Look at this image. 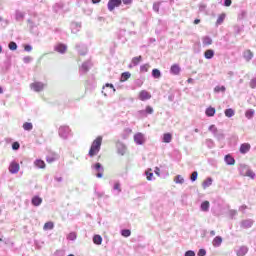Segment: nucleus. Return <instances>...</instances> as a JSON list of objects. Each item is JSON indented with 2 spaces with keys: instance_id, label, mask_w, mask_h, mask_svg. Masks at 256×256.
Returning a JSON list of instances; mask_svg holds the SVG:
<instances>
[{
  "instance_id": "1",
  "label": "nucleus",
  "mask_w": 256,
  "mask_h": 256,
  "mask_svg": "<svg viewBox=\"0 0 256 256\" xmlns=\"http://www.w3.org/2000/svg\"><path fill=\"white\" fill-rule=\"evenodd\" d=\"M101 145H103V137L98 136L95 140H93L88 152V156L93 158L96 155H99V151H101Z\"/></svg>"
},
{
  "instance_id": "2",
  "label": "nucleus",
  "mask_w": 256,
  "mask_h": 256,
  "mask_svg": "<svg viewBox=\"0 0 256 256\" xmlns=\"http://www.w3.org/2000/svg\"><path fill=\"white\" fill-rule=\"evenodd\" d=\"M91 169L97 172L95 174L97 179H103V173H105V168L103 167L102 163L96 162L92 164Z\"/></svg>"
},
{
  "instance_id": "3",
  "label": "nucleus",
  "mask_w": 256,
  "mask_h": 256,
  "mask_svg": "<svg viewBox=\"0 0 256 256\" xmlns=\"http://www.w3.org/2000/svg\"><path fill=\"white\" fill-rule=\"evenodd\" d=\"M58 134L61 139H69L71 137V128L69 126H60L58 129Z\"/></svg>"
},
{
  "instance_id": "4",
  "label": "nucleus",
  "mask_w": 256,
  "mask_h": 256,
  "mask_svg": "<svg viewBox=\"0 0 256 256\" xmlns=\"http://www.w3.org/2000/svg\"><path fill=\"white\" fill-rule=\"evenodd\" d=\"M93 67V64L91 63V60H87L79 68L80 75H86V73H89V70Z\"/></svg>"
},
{
  "instance_id": "5",
  "label": "nucleus",
  "mask_w": 256,
  "mask_h": 256,
  "mask_svg": "<svg viewBox=\"0 0 256 256\" xmlns=\"http://www.w3.org/2000/svg\"><path fill=\"white\" fill-rule=\"evenodd\" d=\"M117 89H115V86L111 83H106L105 86L103 87L102 93L107 97V95H113Z\"/></svg>"
},
{
  "instance_id": "6",
  "label": "nucleus",
  "mask_w": 256,
  "mask_h": 256,
  "mask_svg": "<svg viewBox=\"0 0 256 256\" xmlns=\"http://www.w3.org/2000/svg\"><path fill=\"white\" fill-rule=\"evenodd\" d=\"M30 88L35 91V93H41L45 89V84L43 82L36 81L30 84Z\"/></svg>"
},
{
  "instance_id": "7",
  "label": "nucleus",
  "mask_w": 256,
  "mask_h": 256,
  "mask_svg": "<svg viewBox=\"0 0 256 256\" xmlns=\"http://www.w3.org/2000/svg\"><path fill=\"white\" fill-rule=\"evenodd\" d=\"M122 4H123L122 0H109L107 4L108 11H115V8L121 7Z\"/></svg>"
},
{
  "instance_id": "8",
  "label": "nucleus",
  "mask_w": 256,
  "mask_h": 256,
  "mask_svg": "<svg viewBox=\"0 0 256 256\" xmlns=\"http://www.w3.org/2000/svg\"><path fill=\"white\" fill-rule=\"evenodd\" d=\"M116 149L118 155H121L122 157L125 155V153H127V146L121 141L116 142Z\"/></svg>"
},
{
  "instance_id": "9",
  "label": "nucleus",
  "mask_w": 256,
  "mask_h": 256,
  "mask_svg": "<svg viewBox=\"0 0 256 256\" xmlns=\"http://www.w3.org/2000/svg\"><path fill=\"white\" fill-rule=\"evenodd\" d=\"M54 51L60 53L61 55H65V53H67V45L59 42L54 46Z\"/></svg>"
},
{
  "instance_id": "10",
  "label": "nucleus",
  "mask_w": 256,
  "mask_h": 256,
  "mask_svg": "<svg viewBox=\"0 0 256 256\" xmlns=\"http://www.w3.org/2000/svg\"><path fill=\"white\" fill-rule=\"evenodd\" d=\"M134 143L136 145H144L145 144V135L141 132H138L134 135Z\"/></svg>"
},
{
  "instance_id": "11",
  "label": "nucleus",
  "mask_w": 256,
  "mask_h": 256,
  "mask_svg": "<svg viewBox=\"0 0 256 256\" xmlns=\"http://www.w3.org/2000/svg\"><path fill=\"white\" fill-rule=\"evenodd\" d=\"M27 21L29 24L30 33H32V35H39V28L37 27V24L31 19H28Z\"/></svg>"
},
{
  "instance_id": "12",
  "label": "nucleus",
  "mask_w": 256,
  "mask_h": 256,
  "mask_svg": "<svg viewBox=\"0 0 256 256\" xmlns=\"http://www.w3.org/2000/svg\"><path fill=\"white\" fill-rule=\"evenodd\" d=\"M9 173H11L12 175H17V173H19V163L12 161L9 165Z\"/></svg>"
},
{
  "instance_id": "13",
  "label": "nucleus",
  "mask_w": 256,
  "mask_h": 256,
  "mask_svg": "<svg viewBox=\"0 0 256 256\" xmlns=\"http://www.w3.org/2000/svg\"><path fill=\"white\" fill-rule=\"evenodd\" d=\"M253 223H255V221H253L252 219L242 220L240 223V227L242 229H251L253 227Z\"/></svg>"
},
{
  "instance_id": "14",
  "label": "nucleus",
  "mask_w": 256,
  "mask_h": 256,
  "mask_svg": "<svg viewBox=\"0 0 256 256\" xmlns=\"http://www.w3.org/2000/svg\"><path fill=\"white\" fill-rule=\"evenodd\" d=\"M251 151V144L249 143H242L239 148V152L241 155H247Z\"/></svg>"
},
{
  "instance_id": "15",
  "label": "nucleus",
  "mask_w": 256,
  "mask_h": 256,
  "mask_svg": "<svg viewBox=\"0 0 256 256\" xmlns=\"http://www.w3.org/2000/svg\"><path fill=\"white\" fill-rule=\"evenodd\" d=\"M141 61H143V56L140 55V56L133 57L131 60V63L128 65L129 69H133V67H137V65H139Z\"/></svg>"
},
{
  "instance_id": "16",
  "label": "nucleus",
  "mask_w": 256,
  "mask_h": 256,
  "mask_svg": "<svg viewBox=\"0 0 256 256\" xmlns=\"http://www.w3.org/2000/svg\"><path fill=\"white\" fill-rule=\"evenodd\" d=\"M76 51H77L78 55H82V56L87 55V45L77 44L76 45Z\"/></svg>"
},
{
  "instance_id": "17",
  "label": "nucleus",
  "mask_w": 256,
  "mask_h": 256,
  "mask_svg": "<svg viewBox=\"0 0 256 256\" xmlns=\"http://www.w3.org/2000/svg\"><path fill=\"white\" fill-rule=\"evenodd\" d=\"M139 99L140 101H149V99H151V93H149L147 90H142L139 93Z\"/></svg>"
},
{
  "instance_id": "18",
  "label": "nucleus",
  "mask_w": 256,
  "mask_h": 256,
  "mask_svg": "<svg viewBox=\"0 0 256 256\" xmlns=\"http://www.w3.org/2000/svg\"><path fill=\"white\" fill-rule=\"evenodd\" d=\"M41 203H43V198H41L39 195H35L32 197L31 205H33V207H39Z\"/></svg>"
},
{
  "instance_id": "19",
  "label": "nucleus",
  "mask_w": 256,
  "mask_h": 256,
  "mask_svg": "<svg viewBox=\"0 0 256 256\" xmlns=\"http://www.w3.org/2000/svg\"><path fill=\"white\" fill-rule=\"evenodd\" d=\"M70 29L74 34L79 33V31H81V22H72L70 24Z\"/></svg>"
},
{
  "instance_id": "20",
  "label": "nucleus",
  "mask_w": 256,
  "mask_h": 256,
  "mask_svg": "<svg viewBox=\"0 0 256 256\" xmlns=\"http://www.w3.org/2000/svg\"><path fill=\"white\" fill-rule=\"evenodd\" d=\"M170 73L171 75H179V73H181V66H179V64H173L170 67Z\"/></svg>"
},
{
  "instance_id": "21",
  "label": "nucleus",
  "mask_w": 256,
  "mask_h": 256,
  "mask_svg": "<svg viewBox=\"0 0 256 256\" xmlns=\"http://www.w3.org/2000/svg\"><path fill=\"white\" fill-rule=\"evenodd\" d=\"M224 162L226 165H235V158L231 154H226L224 156Z\"/></svg>"
},
{
  "instance_id": "22",
  "label": "nucleus",
  "mask_w": 256,
  "mask_h": 256,
  "mask_svg": "<svg viewBox=\"0 0 256 256\" xmlns=\"http://www.w3.org/2000/svg\"><path fill=\"white\" fill-rule=\"evenodd\" d=\"M249 253V248L247 246H241L238 250H236L237 256H245Z\"/></svg>"
},
{
  "instance_id": "23",
  "label": "nucleus",
  "mask_w": 256,
  "mask_h": 256,
  "mask_svg": "<svg viewBox=\"0 0 256 256\" xmlns=\"http://www.w3.org/2000/svg\"><path fill=\"white\" fill-rule=\"evenodd\" d=\"M211 207V203L209 201L205 200L200 204V210L203 211V213L209 212V208Z\"/></svg>"
},
{
  "instance_id": "24",
  "label": "nucleus",
  "mask_w": 256,
  "mask_h": 256,
  "mask_svg": "<svg viewBox=\"0 0 256 256\" xmlns=\"http://www.w3.org/2000/svg\"><path fill=\"white\" fill-rule=\"evenodd\" d=\"M34 165L35 167H37V169H45V167H47V165L45 164V161L40 158L34 161Z\"/></svg>"
},
{
  "instance_id": "25",
  "label": "nucleus",
  "mask_w": 256,
  "mask_h": 256,
  "mask_svg": "<svg viewBox=\"0 0 256 256\" xmlns=\"http://www.w3.org/2000/svg\"><path fill=\"white\" fill-rule=\"evenodd\" d=\"M215 113H217V110L215 109V107L212 106H209L205 110L206 117H215Z\"/></svg>"
},
{
  "instance_id": "26",
  "label": "nucleus",
  "mask_w": 256,
  "mask_h": 256,
  "mask_svg": "<svg viewBox=\"0 0 256 256\" xmlns=\"http://www.w3.org/2000/svg\"><path fill=\"white\" fill-rule=\"evenodd\" d=\"M242 55L245 61H247V63H249V61H251V59H253L254 56L251 50H245Z\"/></svg>"
},
{
  "instance_id": "27",
  "label": "nucleus",
  "mask_w": 256,
  "mask_h": 256,
  "mask_svg": "<svg viewBox=\"0 0 256 256\" xmlns=\"http://www.w3.org/2000/svg\"><path fill=\"white\" fill-rule=\"evenodd\" d=\"M223 243V237L221 236H216L213 240H212V245L213 247H219L220 245H222Z\"/></svg>"
},
{
  "instance_id": "28",
  "label": "nucleus",
  "mask_w": 256,
  "mask_h": 256,
  "mask_svg": "<svg viewBox=\"0 0 256 256\" xmlns=\"http://www.w3.org/2000/svg\"><path fill=\"white\" fill-rule=\"evenodd\" d=\"M204 57H205V59H208V60L213 59V57H215V50H213V49H207V50L204 52Z\"/></svg>"
},
{
  "instance_id": "29",
  "label": "nucleus",
  "mask_w": 256,
  "mask_h": 256,
  "mask_svg": "<svg viewBox=\"0 0 256 256\" xmlns=\"http://www.w3.org/2000/svg\"><path fill=\"white\" fill-rule=\"evenodd\" d=\"M64 7H65V4H63L62 2H58L54 4L52 9L54 13H59L60 11H63Z\"/></svg>"
},
{
  "instance_id": "30",
  "label": "nucleus",
  "mask_w": 256,
  "mask_h": 256,
  "mask_svg": "<svg viewBox=\"0 0 256 256\" xmlns=\"http://www.w3.org/2000/svg\"><path fill=\"white\" fill-rule=\"evenodd\" d=\"M247 171H249V166L246 164H241L239 167L240 175H242V177H245L247 175Z\"/></svg>"
},
{
  "instance_id": "31",
  "label": "nucleus",
  "mask_w": 256,
  "mask_h": 256,
  "mask_svg": "<svg viewBox=\"0 0 256 256\" xmlns=\"http://www.w3.org/2000/svg\"><path fill=\"white\" fill-rule=\"evenodd\" d=\"M202 45H203L204 47H207V46H209V45H213V39L210 38V36H204V37L202 38Z\"/></svg>"
},
{
  "instance_id": "32",
  "label": "nucleus",
  "mask_w": 256,
  "mask_h": 256,
  "mask_svg": "<svg viewBox=\"0 0 256 256\" xmlns=\"http://www.w3.org/2000/svg\"><path fill=\"white\" fill-rule=\"evenodd\" d=\"M215 139H217V141H223L225 140V133L223 132V130H218L215 134H214Z\"/></svg>"
},
{
  "instance_id": "33",
  "label": "nucleus",
  "mask_w": 256,
  "mask_h": 256,
  "mask_svg": "<svg viewBox=\"0 0 256 256\" xmlns=\"http://www.w3.org/2000/svg\"><path fill=\"white\" fill-rule=\"evenodd\" d=\"M162 141L163 143H171V141H173V135L171 133H164Z\"/></svg>"
},
{
  "instance_id": "34",
  "label": "nucleus",
  "mask_w": 256,
  "mask_h": 256,
  "mask_svg": "<svg viewBox=\"0 0 256 256\" xmlns=\"http://www.w3.org/2000/svg\"><path fill=\"white\" fill-rule=\"evenodd\" d=\"M94 245H101L103 243V237L99 234H95L92 238Z\"/></svg>"
},
{
  "instance_id": "35",
  "label": "nucleus",
  "mask_w": 256,
  "mask_h": 256,
  "mask_svg": "<svg viewBox=\"0 0 256 256\" xmlns=\"http://www.w3.org/2000/svg\"><path fill=\"white\" fill-rule=\"evenodd\" d=\"M225 117H228V119H231V117L235 116V110L233 108H227L224 110Z\"/></svg>"
},
{
  "instance_id": "36",
  "label": "nucleus",
  "mask_w": 256,
  "mask_h": 256,
  "mask_svg": "<svg viewBox=\"0 0 256 256\" xmlns=\"http://www.w3.org/2000/svg\"><path fill=\"white\" fill-rule=\"evenodd\" d=\"M15 19H16V21H23L25 19V12H21L19 10H16Z\"/></svg>"
},
{
  "instance_id": "37",
  "label": "nucleus",
  "mask_w": 256,
  "mask_h": 256,
  "mask_svg": "<svg viewBox=\"0 0 256 256\" xmlns=\"http://www.w3.org/2000/svg\"><path fill=\"white\" fill-rule=\"evenodd\" d=\"M211 185H213V178H211V177H208V178L202 183L203 189H207V187H211Z\"/></svg>"
},
{
  "instance_id": "38",
  "label": "nucleus",
  "mask_w": 256,
  "mask_h": 256,
  "mask_svg": "<svg viewBox=\"0 0 256 256\" xmlns=\"http://www.w3.org/2000/svg\"><path fill=\"white\" fill-rule=\"evenodd\" d=\"M161 76H162L161 70H159L157 68H154L152 70V77H153V79H161Z\"/></svg>"
},
{
  "instance_id": "39",
  "label": "nucleus",
  "mask_w": 256,
  "mask_h": 256,
  "mask_svg": "<svg viewBox=\"0 0 256 256\" xmlns=\"http://www.w3.org/2000/svg\"><path fill=\"white\" fill-rule=\"evenodd\" d=\"M55 224L52 221L46 222L43 226L44 231H51L54 229Z\"/></svg>"
},
{
  "instance_id": "40",
  "label": "nucleus",
  "mask_w": 256,
  "mask_h": 256,
  "mask_svg": "<svg viewBox=\"0 0 256 256\" xmlns=\"http://www.w3.org/2000/svg\"><path fill=\"white\" fill-rule=\"evenodd\" d=\"M128 79H131V72H123L120 77V81L123 83L127 81Z\"/></svg>"
},
{
  "instance_id": "41",
  "label": "nucleus",
  "mask_w": 256,
  "mask_h": 256,
  "mask_svg": "<svg viewBox=\"0 0 256 256\" xmlns=\"http://www.w3.org/2000/svg\"><path fill=\"white\" fill-rule=\"evenodd\" d=\"M246 119H253L255 117V110L254 109H248L245 112Z\"/></svg>"
},
{
  "instance_id": "42",
  "label": "nucleus",
  "mask_w": 256,
  "mask_h": 256,
  "mask_svg": "<svg viewBox=\"0 0 256 256\" xmlns=\"http://www.w3.org/2000/svg\"><path fill=\"white\" fill-rule=\"evenodd\" d=\"M113 191H117V195H119V193H121V182L116 181L113 185Z\"/></svg>"
},
{
  "instance_id": "43",
  "label": "nucleus",
  "mask_w": 256,
  "mask_h": 256,
  "mask_svg": "<svg viewBox=\"0 0 256 256\" xmlns=\"http://www.w3.org/2000/svg\"><path fill=\"white\" fill-rule=\"evenodd\" d=\"M120 235L122 237H131V230L130 229H127V228H124L120 231Z\"/></svg>"
},
{
  "instance_id": "44",
  "label": "nucleus",
  "mask_w": 256,
  "mask_h": 256,
  "mask_svg": "<svg viewBox=\"0 0 256 256\" xmlns=\"http://www.w3.org/2000/svg\"><path fill=\"white\" fill-rule=\"evenodd\" d=\"M24 131H33V123L31 122H25L23 124Z\"/></svg>"
},
{
  "instance_id": "45",
  "label": "nucleus",
  "mask_w": 256,
  "mask_h": 256,
  "mask_svg": "<svg viewBox=\"0 0 256 256\" xmlns=\"http://www.w3.org/2000/svg\"><path fill=\"white\" fill-rule=\"evenodd\" d=\"M225 91H227V88L225 86H216L214 88V93H225Z\"/></svg>"
},
{
  "instance_id": "46",
  "label": "nucleus",
  "mask_w": 256,
  "mask_h": 256,
  "mask_svg": "<svg viewBox=\"0 0 256 256\" xmlns=\"http://www.w3.org/2000/svg\"><path fill=\"white\" fill-rule=\"evenodd\" d=\"M174 182H175L177 185H183V183H185V179L182 178L181 175H177V176L174 178Z\"/></svg>"
},
{
  "instance_id": "47",
  "label": "nucleus",
  "mask_w": 256,
  "mask_h": 256,
  "mask_svg": "<svg viewBox=\"0 0 256 256\" xmlns=\"http://www.w3.org/2000/svg\"><path fill=\"white\" fill-rule=\"evenodd\" d=\"M247 17V10H240V13L238 14V21H243V19H246Z\"/></svg>"
},
{
  "instance_id": "48",
  "label": "nucleus",
  "mask_w": 256,
  "mask_h": 256,
  "mask_svg": "<svg viewBox=\"0 0 256 256\" xmlns=\"http://www.w3.org/2000/svg\"><path fill=\"white\" fill-rule=\"evenodd\" d=\"M225 17V13L220 14L217 18L216 25H222L223 21H225Z\"/></svg>"
},
{
  "instance_id": "49",
  "label": "nucleus",
  "mask_w": 256,
  "mask_h": 256,
  "mask_svg": "<svg viewBox=\"0 0 256 256\" xmlns=\"http://www.w3.org/2000/svg\"><path fill=\"white\" fill-rule=\"evenodd\" d=\"M198 177H199V172L193 171V172L190 174V181H191L192 183H195V181L197 180Z\"/></svg>"
},
{
  "instance_id": "50",
  "label": "nucleus",
  "mask_w": 256,
  "mask_h": 256,
  "mask_svg": "<svg viewBox=\"0 0 256 256\" xmlns=\"http://www.w3.org/2000/svg\"><path fill=\"white\" fill-rule=\"evenodd\" d=\"M17 42L15 41H11L8 44V49H10V51H17Z\"/></svg>"
},
{
  "instance_id": "51",
  "label": "nucleus",
  "mask_w": 256,
  "mask_h": 256,
  "mask_svg": "<svg viewBox=\"0 0 256 256\" xmlns=\"http://www.w3.org/2000/svg\"><path fill=\"white\" fill-rule=\"evenodd\" d=\"M206 147H208V149H213L215 147L213 139H206Z\"/></svg>"
},
{
  "instance_id": "52",
  "label": "nucleus",
  "mask_w": 256,
  "mask_h": 256,
  "mask_svg": "<svg viewBox=\"0 0 256 256\" xmlns=\"http://www.w3.org/2000/svg\"><path fill=\"white\" fill-rule=\"evenodd\" d=\"M161 3H163V2H154V3H153L152 9H153V11H154L155 13H159V9H160V7H161Z\"/></svg>"
},
{
  "instance_id": "53",
  "label": "nucleus",
  "mask_w": 256,
  "mask_h": 256,
  "mask_svg": "<svg viewBox=\"0 0 256 256\" xmlns=\"http://www.w3.org/2000/svg\"><path fill=\"white\" fill-rule=\"evenodd\" d=\"M68 241H75L77 239V233L76 232H70L67 236Z\"/></svg>"
},
{
  "instance_id": "54",
  "label": "nucleus",
  "mask_w": 256,
  "mask_h": 256,
  "mask_svg": "<svg viewBox=\"0 0 256 256\" xmlns=\"http://www.w3.org/2000/svg\"><path fill=\"white\" fill-rule=\"evenodd\" d=\"M208 131H210V133H212L213 135L215 133H217L219 130L217 129V126H215V124H212L208 127Z\"/></svg>"
},
{
  "instance_id": "55",
  "label": "nucleus",
  "mask_w": 256,
  "mask_h": 256,
  "mask_svg": "<svg viewBox=\"0 0 256 256\" xmlns=\"http://www.w3.org/2000/svg\"><path fill=\"white\" fill-rule=\"evenodd\" d=\"M245 177H250V179H255L256 175H255V172H253V170L248 169Z\"/></svg>"
},
{
  "instance_id": "56",
  "label": "nucleus",
  "mask_w": 256,
  "mask_h": 256,
  "mask_svg": "<svg viewBox=\"0 0 256 256\" xmlns=\"http://www.w3.org/2000/svg\"><path fill=\"white\" fill-rule=\"evenodd\" d=\"M229 218L230 219H235V217H237V210H235V209H231V210H229Z\"/></svg>"
},
{
  "instance_id": "57",
  "label": "nucleus",
  "mask_w": 256,
  "mask_h": 256,
  "mask_svg": "<svg viewBox=\"0 0 256 256\" xmlns=\"http://www.w3.org/2000/svg\"><path fill=\"white\" fill-rule=\"evenodd\" d=\"M147 71H149V64H144L140 66L141 73H147Z\"/></svg>"
},
{
  "instance_id": "58",
  "label": "nucleus",
  "mask_w": 256,
  "mask_h": 256,
  "mask_svg": "<svg viewBox=\"0 0 256 256\" xmlns=\"http://www.w3.org/2000/svg\"><path fill=\"white\" fill-rule=\"evenodd\" d=\"M12 149L13 151H19V149H21V144H19V142H13L12 143Z\"/></svg>"
},
{
  "instance_id": "59",
  "label": "nucleus",
  "mask_w": 256,
  "mask_h": 256,
  "mask_svg": "<svg viewBox=\"0 0 256 256\" xmlns=\"http://www.w3.org/2000/svg\"><path fill=\"white\" fill-rule=\"evenodd\" d=\"M143 83H145V79H143V78H138L135 80L136 87H141L143 85Z\"/></svg>"
},
{
  "instance_id": "60",
  "label": "nucleus",
  "mask_w": 256,
  "mask_h": 256,
  "mask_svg": "<svg viewBox=\"0 0 256 256\" xmlns=\"http://www.w3.org/2000/svg\"><path fill=\"white\" fill-rule=\"evenodd\" d=\"M146 111V115H153L154 110L151 106H146V108L144 109Z\"/></svg>"
},
{
  "instance_id": "61",
  "label": "nucleus",
  "mask_w": 256,
  "mask_h": 256,
  "mask_svg": "<svg viewBox=\"0 0 256 256\" xmlns=\"http://www.w3.org/2000/svg\"><path fill=\"white\" fill-rule=\"evenodd\" d=\"M146 179L147 181H154L153 172H146Z\"/></svg>"
},
{
  "instance_id": "62",
  "label": "nucleus",
  "mask_w": 256,
  "mask_h": 256,
  "mask_svg": "<svg viewBox=\"0 0 256 256\" xmlns=\"http://www.w3.org/2000/svg\"><path fill=\"white\" fill-rule=\"evenodd\" d=\"M198 256H205L207 255V250H205L204 248H201L198 250V253H197Z\"/></svg>"
},
{
  "instance_id": "63",
  "label": "nucleus",
  "mask_w": 256,
  "mask_h": 256,
  "mask_svg": "<svg viewBox=\"0 0 256 256\" xmlns=\"http://www.w3.org/2000/svg\"><path fill=\"white\" fill-rule=\"evenodd\" d=\"M251 89H256V77L250 80Z\"/></svg>"
},
{
  "instance_id": "64",
  "label": "nucleus",
  "mask_w": 256,
  "mask_h": 256,
  "mask_svg": "<svg viewBox=\"0 0 256 256\" xmlns=\"http://www.w3.org/2000/svg\"><path fill=\"white\" fill-rule=\"evenodd\" d=\"M184 256H195V251L193 250H188L184 253Z\"/></svg>"
}]
</instances>
